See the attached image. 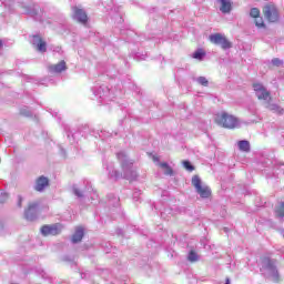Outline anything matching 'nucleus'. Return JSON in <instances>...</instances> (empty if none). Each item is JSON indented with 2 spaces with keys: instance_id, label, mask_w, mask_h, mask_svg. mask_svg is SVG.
<instances>
[{
  "instance_id": "nucleus-15",
  "label": "nucleus",
  "mask_w": 284,
  "mask_h": 284,
  "mask_svg": "<svg viewBox=\"0 0 284 284\" xmlns=\"http://www.w3.org/2000/svg\"><path fill=\"white\" fill-rule=\"evenodd\" d=\"M32 43H33L36 50H38V52H45L47 44H45V41H43L41 39V37L34 36L32 39Z\"/></svg>"
},
{
  "instance_id": "nucleus-13",
  "label": "nucleus",
  "mask_w": 284,
  "mask_h": 284,
  "mask_svg": "<svg viewBox=\"0 0 284 284\" xmlns=\"http://www.w3.org/2000/svg\"><path fill=\"white\" fill-rule=\"evenodd\" d=\"M48 70L51 74H61V72H65V70H68V67L65 62L62 60L57 64L49 65Z\"/></svg>"
},
{
  "instance_id": "nucleus-21",
  "label": "nucleus",
  "mask_w": 284,
  "mask_h": 284,
  "mask_svg": "<svg viewBox=\"0 0 284 284\" xmlns=\"http://www.w3.org/2000/svg\"><path fill=\"white\" fill-rule=\"evenodd\" d=\"M237 145H239V150H241V152H250V141L241 140L237 142Z\"/></svg>"
},
{
  "instance_id": "nucleus-11",
  "label": "nucleus",
  "mask_w": 284,
  "mask_h": 284,
  "mask_svg": "<svg viewBox=\"0 0 284 284\" xmlns=\"http://www.w3.org/2000/svg\"><path fill=\"white\" fill-rule=\"evenodd\" d=\"M72 12L74 21H78V23H82L83 26L88 23V13H85V10L73 7Z\"/></svg>"
},
{
  "instance_id": "nucleus-44",
  "label": "nucleus",
  "mask_w": 284,
  "mask_h": 284,
  "mask_svg": "<svg viewBox=\"0 0 284 284\" xmlns=\"http://www.w3.org/2000/svg\"><path fill=\"white\" fill-rule=\"evenodd\" d=\"M0 229H1V221H0Z\"/></svg>"
},
{
  "instance_id": "nucleus-24",
  "label": "nucleus",
  "mask_w": 284,
  "mask_h": 284,
  "mask_svg": "<svg viewBox=\"0 0 284 284\" xmlns=\"http://www.w3.org/2000/svg\"><path fill=\"white\" fill-rule=\"evenodd\" d=\"M193 59H196L197 61H203V59H205V51H203V49H197L193 55Z\"/></svg>"
},
{
  "instance_id": "nucleus-12",
  "label": "nucleus",
  "mask_w": 284,
  "mask_h": 284,
  "mask_svg": "<svg viewBox=\"0 0 284 284\" xmlns=\"http://www.w3.org/2000/svg\"><path fill=\"white\" fill-rule=\"evenodd\" d=\"M22 14H30V17H37L39 14V6L37 4H20Z\"/></svg>"
},
{
  "instance_id": "nucleus-32",
  "label": "nucleus",
  "mask_w": 284,
  "mask_h": 284,
  "mask_svg": "<svg viewBox=\"0 0 284 284\" xmlns=\"http://www.w3.org/2000/svg\"><path fill=\"white\" fill-rule=\"evenodd\" d=\"M99 136L100 139H102V141H105V139H110V136H112V133H110L109 131H101Z\"/></svg>"
},
{
  "instance_id": "nucleus-20",
  "label": "nucleus",
  "mask_w": 284,
  "mask_h": 284,
  "mask_svg": "<svg viewBox=\"0 0 284 284\" xmlns=\"http://www.w3.org/2000/svg\"><path fill=\"white\" fill-rule=\"evenodd\" d=\"M160 168H162L163 173L166 176H172V174H174V171L171 169V166H170V164H168V162H161Z\"/></svg>"
},
{
  "instance_id": "nucleus-1",
  "label": "nucleus",
  "mask_w": 284,
  "mask_h": 284,
  "mask_svg": "<svg viewBox=\"0 0 284 284\" xmlns=\"http://www.w3.org/2000/svg\"><path fill=\"white\" fill-rule=\"evenodd\" d=\"M116 156H118V161L121 164L122 173L114 170V163L112 162L103 164V166L106 168L109 172L110 179H114L115 181L119 179H126L128 181H134V179H136L138 176L136 171H134V161L131 160L128 156V153H125L124 151L119 152Z\"/></svg>"
},
{
  "instance_id": "nucleus-35",
  "label": "nucleus",
  "mask_w": 284,
  "mask_h": 284,
  "mask_svg": "<svg viewBox=\"0 0 284 284\" xmlns=\"http://www.w3.org/2000/svg\"><path fill=\"white\" fill-rule=\"evenodd\" d=\"M22 204H23V196L18 195L17 206H18V207H22Z\"/></svg>"
},
{
  "instance_id": "nucleus-23",
  "label": "nucleus",
  "mask_w": 284,
  "mask_h": 284,
  "mask_svg": "<svg viewBox=\"0 0 284 284\" xmlns=\"http://www.w3.org/2000/svg\"><path fill=\"white\" fill-rule=\"evenodd\" d=\"M275 215L277 216V219H284V203L283 202H281L280 204L276 205Z\"/></svg>"
},
{
  "instance_id": "nucleus-37",
  "label": "nucleus",
  "mask_w": 284,
  "mask_h": 284,
  "mask_svg": "<svg viewBox=\"0 0 284 284\" xmlns=\"http://www.w3.org/2000/svg\"><path fill=\"white\" fill-rule=\"evenodd\" d=\"M116 21H118V23H123V17L116 16Z\"/></svg>"
},
{
  "instance_id": "nucleus-8",
  "label": "nucleus",
  "mask_w": 284,
  "mask_h": 284,
  "mask_svg": "<svg viewBox=\"0 0 284 284\" xmlns=\"http://www.w3.org/2000/svg\"><path fill=\"white\" fill-rule=\"evenodd\" d=\"M264 17L270 23H276L278 21V10L274 4H266L263 9Z\"/></svg>"
},
{
  "instance_id": "nucleus-14",
  "label": "nucleus",
  "mask_w": 284,
  "mask_h": 284,
  "mask_svg": "<svg viewBox=\"0 0 284 284\" xmlns=\"http://www.w3.org/2000/svg\"><path fill=\"white\" fill-rule=\"evenodd\" d=\"M48 185H50V180H48V178L41 175L36 181L34 190H36V192H43V190H45V187H48Z\"/></svg>"
},
{
  "instance_id": "nucleus-38",
  "label": "nucleus",
  "mask_w": 284,
  "mask_h": 284,
  "mask_svg": "<svg viewBox=\"0 0 284 284\" xmlns=\"http://www.w3.org/2000/svg\"><path fill=\"white\" fill-rule=\"evenodd\" d=\"M225 284H230V278H226Z\"/></svg>"
},
{
  "instance_id": "nucleus-41",
  "label": "nucleus",
  "mask_w": 284,
  "mask_h": 284,
  "mask_svg": "<svg viewBox=\"0 0 284 284\" xmlns=\"http://www.w3.org/2000/svg\"><path fill=\"white\" fill-rule=\"evenodd\" d=\"M153 161H159L156 158H153Z\"/></svg>"
},
{
  "instance_id": "nucleus-3",
  "label": "nucleus",
  "mask_w": 284,
  "mask_h": 284,
  "mask_svg": "<svg viewBox=\"0 0 284 284\" xmlns=\"http://www.w3.org/2000/svg\"><path fill=\"white\" fill-rule=\"evenodd\" d=\"M91 90L93 93L92 99L99 101V103H108L109 101H113L116 97V94L112 93V91L104 84H95Z\"/></svg>"
},
{
  "instance_id": "nucleus-22",
  "label": "nucleus",
  "mask_w": 284,
  "mask_h": 284,
  "mask_svg": "<svg viewBox=\"0 0 284 284\" xmlns=\"http://www.w3.org/2000/svg\"><path fill=\"white\" fill-rule=\"evenodd\" d=\"M108 201H109V205H112L113 207H119V202H120L119 196L114 194H109Z\"/></svg>"
},
{
  "instance_id": "nucleus-43",
  "label": "nucleus",
  "mask_w": 284,
  "mask_h": 284,
  "mask_svg": "<svg viewBox=\"0 0 284 284\" xmlns=\"http://www.w3.org/2000/svg\"><path fill=\"white\" fill-rule=\"evenodd\" d=\"M161 216H162V217L164 216V213H163V212L161 213Z\"/></svg>"
},
{
  "instance_id": "nucleus-10",
  "label": "nucleus",
  "mask_w": 284,
  "mask_h": 284,
  "mask_svg": "<svg viewBox=\"0 0 284 284\" xmlns=\"http://www.w3.org/2000/svg\"><path fill=\"white\" fill-rule=\"evenodd\" d=\"M39 211V202H31L24 211V219L27 221H36Z\"/></svg>"
},
{
  "instance_id": "nucleus-2",
  "label": "nucleus",
  "mask_w": 284,
  "mask_h": 284,
  "mask_svg": "<svg viewBox=\"0 0 284 284\" xmlns=\"http://www.w3.org/2000/svg\"><path fill=\"white\" fill-rule=\"evenodd\" d=\"M260 272L266 276V278H272L273 281H278V270L276 268V261L270 257H262Z\"/></svg>"
},
{
  "instance_id": "nucleus-34",
  "label": "nucleus",
  "mask_w": 284,
  "mask_h": 284,
  "mask_svg": "<svg viewBox=\"0 0 284 284\" xmlns=\"http://www.w3.org/2000/svg\"><path fill=\"white\" fill-rule=\"evenodd\" d=\"M8 199H9L8 193L0 194V203H6V201H8Z\"/></svg>"
},
{
  "instance_id": "nucleus-31",
  "label": "nucleus",
  "mask_w": 284,
  "mask_h": 284,
  "mask_svg": "<svg viewBox=\"0 0 284 284\" xmlns=\"http://www.w3.org/2000/svg\"><path fill=\"white\" fill-rule=\"evenodd\" d=\"M255 26L257 28H265V22H263V18H261V16H258L257 18H255Z\"/></svg>"
},
{
  "instance_id": "nucleus-33",
  "label": "nucleus",
  "mask_w": 284,
  "mask_h": 284,
  "mask_svg": "<svg viewBox=\"0 0 284 284\" xmlns=\"http://www.w3.org/2000/svg\"><path fill=\"white\" fill-rule=\"evenodd\" d=\"M272 65H275V68H281V64L283 63V60L275 58L271 61Z\"/></svg>"
},
{
  "instance_id": "nucleus-4",
  "label": "nucleus",
  "mask_w": 284,
  "mask_h": 284,
  "mask_svg": "<svg viewBox=\"0 0 284 284\" xmlns=\"http://www.w3.org/2000/svg\"><path fill=\"white\" fill-rule=\"evenodd\" d=\"M215 123L222 128L234 130V128L239 125V119H236L234 115L222 112L215 116Z\"/></svg>"
},
{
  "instance_id": "nucleus-26",
  "label": "nucleus",
  "mask_w": 284,
  "mask_h": 284,
  "mask_svg": "<svg viewBox=\"0 0 284 284\" xmlns=\"http://www.w3.org/2000/svg\"><path fill=\"white\" fill-rule=\"evenodd\" d=\"M182 165L184 169H186L187 172H194V166H193L192 162L184 160L182 162Z\"/></svg>"
},
{
  "instance_id": "nucleus-16",
  "label": "nucleus",
  "mask_w": 284,
  "mask_h": 284,
  "mask_svg": "<svg viewBox=\"0 0 284 284\" xmlns=\"http://www.w3.org/2000/svg\"><path fill=\"white\" fill-rule=\"evenodd\" d=\"M220 2V12L223 14H230L232 12V1L231 0H217Z\"/></svg>"
},
{
  "instance_id": "nucleus-18",
  "label": "nucleus",
  "mask_w": 284,
  "mask_h": 284,
  "mask_svg": "<svg viewBox=\"0 0 284 284\" xmlns=\"http://www.w3.org/2000/svg\"><path fill=\"white\" fill-rule=\"evenodd\" d=\"M2 6L6 9V14H10L12 12V6H14V0H0Z\"/></svg>"
},
{
  "instance_id": "nucleus-40",
  "label": "nucleus",
  "mask_w": 284,
  "mask_h": 284,
  "mask_svg": "<svg viewBox=\"0 0 284 284\" xmlns=\"http://www.w3.org/2000/svg\"><path fill=\"white\" fill-rule=\"evenodd\" d=\"M1 45H3V43H2L1 40H0V48H1Z\"/></svg>"
},
{
  "instance_id": "nucleus-7",
  "label": "nucleus",
  "mask_w": 284,
  "mask_h": 284,
  "mask_svg": "<svg viewBox=\"0 0 284 284\" xmlns=\"http://www.w3.org/2000/svg\"><path fill=\"white\" fill-rule=\"evenodd\" d=\"M253 90L255 92V97L260 101H272V97H270V91L262 83H254Z\"/></svg>"
},
{
  "instance_id": "nucleus-29",
  "label": "nucleus",
  "mask_w": 284,
  "mask_h": 284,
  "mask_svg": "<svg viewBox=\"0 0 284 284\" xmlns=\"http://www.w3.org/2000/svg\"><path fill=\"white\" fill-rule=\"evenodd\" d=\"M73 194L78 196V199H83V191L77 185H73Z\"/></svg>"
},
{
  "instance_id": "nucleus-27",
  "label": "nucleus",
  "mask_w": 284,
  "mask_h": 284,
  "mask_svg": "<svg viewBox=\"0 0 284 284\" xmlns=\"http://www.w3.org/2000/svg\"><path fill=\"white\" fill-rule=\"evenodd\" d=\"M187 258L191 263H196V261H199V254H196L194 251H191L187 255Z\"/></svg>"
},
{
  "instance_id": "nucleus-30",
  "label": "nucleus",
  "mask_w": 284,
  "mask_h": 284,
  "mask_svg": "<svg viewBox=\"0 0 284 284\" xmlns=\"http://www.w3.org/2000/svg\"><path fill=\"white\" fill-rule=\"evenodd\" d=\"M20 114H22V116H32V111H30L28 106H24L20 110Z\"/></svg>"
},
{
  "instance_id": "nucleus-5",
  "label": "nucleus",
  "mask_w": 284,
  "mask_h": 284,
  "mask_svg": "<svg viewBox=\"0 0 284 284\" xmlns=\"http://www.w3.org/2000/svg\"><path fill=\"white\" fill-rule=\"evenodd\" d=\"M193 187L195 189L196 194L201 196V199H210L212 196V190L207 184H204L199 175H194L191 180Z\"/></svg>"
},
{
  "instance_id": "nucleus-28",
  "label": "nucleus",
  "mask_w": 284,
  "mask_h": 284,
  "mask_svg": "<svg viewBox=\"0 0 284 284\" xmlns=\"http://www.w3.org/2000/svg\"><path fill=\"white\" fill-rule=\"evenodd\" d=\"M250 17L257 19V17H261V10H258V8H252L250 11Z\"/></svg>"
},
{
  "instance_id": "nucleus-36",
  "label": "nucleus",
  "mask_w": 284,
  "mask_h": 284,
  "mask_svg": "<svg viewBox=\"0 0 284 284\" xmlns=\"http://www.w3.org/2000/svg\"><path fill=\"white\" fill-rule=\"evenodd\" d=\"M139 196H141V191H134L133 200L139 201Z\"/></svg>"
},
{
  "instance_id": "nucleus-17",
  "label": "nucleus",
  "mask_w": 284,
  "mask_h": 284,
  "mask_svg": "<svg viewBox=\"0 0 284 284\" xmlns=\"http://www.w3.org/2000/svg\"><path fill=\"white\" fill-rule=\"evenodd\" d=\"M83 229L79 227L75 230L73 236H72V243H80V241L83 240Z\"/></svg>"
},
{
  "instance_id": "nucleus-25",
  "label": "nucleus",
  "mask_w": 284,
  "mask_h": 284,
  "mask_svg": "<svg viewBox=\"0 0 284 284\" xmlns=\"http://www.w3.org/2000/svg\"><path fill=\"white\" fill-rule=\"evenodd\" d=\"M194 81L199 83V85H203L204 88H207V85H210V81H207V78L205 77L194 78Z\"/></svg>"
},
{
  "instance_id": "nucleus-42",
  "label": "nucleus",
  "mask_w": 284,
  "mask_h": 284,
  "mask_svg": "<svg viewBox=\"0 0 284 284\" xmlns=\"http://www.w3.org/2000/svg\"><path fill=\"white\" fill-rule=\"evenodd\" d=\"M224 232H227V227H224Z\"/></svg>"
},
{
  "instance_id": "nucleus-19",
  "label": "nucleus",
  "mask_w": 284,
  "mask_h": 284,
  "mask_svg": "<svg viewBox=\"0 0 284 284\" xmlns=\"http://www.w3.org/2000/svg\"><path fill=\"white\" fill-rule=\"evenodd\" d=\"M266 108L267 110H271V112H275L276 114H283L284 112V110L278 104L267 102Z\"/></svg>"
},
{
  "instance_id": "nucleus-6",
  "label": "nucleus",
  "mask_w": 284,
  "mask_h": 284,
  "mask_svg": "<svg viewBox=\"0 0 284 284\" xmlns=\"http://www.w3.org/2000/svg\"><path fill=\"white\" fill-rule=\"evenodd\" d=\"M209 39L214 45H220L222 50H230V48H232V42L221 33L211 34Z\"/></svg>"
},
{
  "instance_id": "nucleus-9",
  "label": "nucleus",
  "mask_w": 284,
  "mask_h": 284,
  "mask_svg": "<svg viewBox=\"0 0 284 284\" xmlns=\"http://www.w3.org/2000/svg\"><path fill=\"white\" fill-rule=\"evenodd\" d=\"M42 236H57L61 234V224L43 225L41 227Z\"/></svg>"
},
{
  "instance_id": "nucleus-39",
  "label": "nucleus",
  "mask_w": 284,
  "mask_h": 284,
  "mask_svg": "<svg viewBox=\"0 0 284 284\" xmlns=\"http://www.w3.org/2000/svg\"><path fill=\"white\" fill-rule=\"evenodd\" d=\"M140 60H145V55H142V58Z\"/></svg>"
}]
</instances>
